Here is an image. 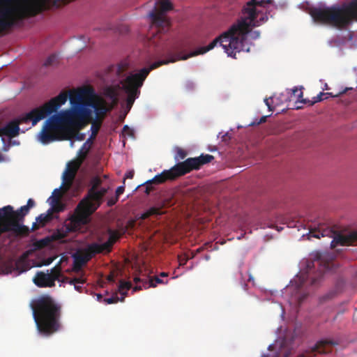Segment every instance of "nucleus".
<instances>
[{"label": "nucleus", "instance_id": "a878e982", "mask_svg": "<svg viewBox=\"0 0 357 357\" xmlns=\"http://www.w3.org/2000/svg\"><path fill=\"white\" fill-rule=\"evenodd\" d=\"M167 281L164 282L162 279H160L158 276H154L149 278L147 280H145L143 282V286L144 289H148L149 287H155L157 284H167Z\"/></svg>", "mask_w": 357, "mask_h": 357}, {"label": "nucleus", "instance_id": "a211bd4d", "mask_svg": "<svg viewBox=\"0 0 357 357\" xmlns=\"http://www.w3.org/2000/svg\"><path fill=\"white\" fill-rule=\"evenodd\" d=\"M132 287V284L130 282H126L123 280H120L119 284L118 287V291L121 294V298H120L118 296L117 293L113 294L110 298H107L103 299V302L106 304H113L116 303L119 301L123 302L125 297L127 295V291L129 290Z\"/></svg>", "mask_w": 357, "mask_h": 357}, {"label": "nucleus", "instance_id": "ddd939ff", "mask_svg": "<svg viewBox=\"0 0 357 357\" xmlns=\"http://www.w3.org/2000/svg\"><path fill=\"white\" fill-rule=\"evenodd\" d=\"M331 262L326 260L321 253H317L312 261H307L304 271L301 273V284L307 281L311 285H316L322 278L324 273L331 270Z\"/></svg>", "mask_w": 357, "mask_h": 357}, {"label": "nucleus", "instance_id": "f257e3e1", "mask_svg": "<svg viewBox=\"0 0 357 357\" xmlns=\"http://www.w3.org/2000/svg\"><path fill=\"white\" fill-rule=\"evenodd\" d=\"M273 0H250L243 9L244 17L238 20L230 29L215 38L206 47H202L188 54H184L183 59L203 54L213 49L218 43L222 47L228 56L235 58L237 52L241 51L249 52L250 45L247 40L248 34L252 27L260 26L268 20V16L264 15L257 20L258 14L261 12L257 7H264L266 3H271Z\"/></svg>", "mask_w": 357, "mask_h": 357}, {"label": "nucleus", "instance_id": "f3484780", "mask_svg": "<svg viewBox=\"0 0 357 357\" xmlns=\"http://www.w3.org/2000/svg\"><path fill=\"white\" fill-rule=\"evenodd\" d=\"M337 344L336 342L328 340H321L317 343L311 351H307L299 355L298 357H313L314 353L328 354L333 350V346Z\"/></svg>", "mask_w": 357, "mask_h": 357}, {"label": "nucleus", "instance_id": "3c124183", "mask_svg": "<svg viewBox=\"0 0 357 357\" xmlns=\"http://www.w3.org/2000/svg\"><path fill=\"white\" fill-rule=\"evenodd\" d=\"M146 280H141L139 277H135L134 278V282L135 283H138V282H142V284H143V282L145 281Z\"/></svg>", "mask_w": 357, "mask_h": 357}, {"label": "nucleus", "instance_id": "c756f323", "mask_svg": "<svg viewBox=\"0 0 357 357\" xmlns=\"http://www.w3.org/2000/svg\"><path fill=\"white\" fill-rule=\"evenodd\" d=\"M49 275L53 280L54 283H55L56 280H60V278L62 276L61 268L59 266H54L53 268H52Z\"/></svg>", "mask_w": 357, "mask_h": 357}, {"label": "nucleus", "instance_id": "4468645a", "mask_svg": "<svg viewBox=\"0 0 357 357\" xmlns=\"http://www.w3.org/2000/svg\"><path fill=\"white\" fill-rule=\"evenodd\" d=\"M89 199H82L77 205L75 213L65 223L71 232L79 231L89 222V216L98 208Z\"/></svg>", "mask_w": 357, "mask_h": 357}, {"label": "nucleus", "instance_id": "473e14b6", "mask_svg": "<svg viewBox=\"0 0 357 357\" xmlns=\"http://www.w3.org/2000/svg\"><path fill=\"white\" fill-rule=\"evenodd\" d=\"M88 153H87V150L82 151L79 149L77 153L78 158L73 160L75 161L76 162H79V165L81 166L82 165L83 162L86 158Z\"/></svg>", "mask_w": 357, "mask_h": 357}, {"label": "nucleus", "instance_id": "9b49d317", "mask_svg": "<svg viewBox=\"0 0 357 357\" xmlns=\"http://www.w3.org/2000/svg\"><path fill=\"white\" fill-rule=\"evenodd\" d=\"M28 206H22L17 211H14L10 205L1 208L0 218H3L5 222L4 231H11L16 236H26L30 233L27 226L22 224L24 217L29 213Z\"/></svg>", "mask_w": 357, "mask_h": 357}, {"label": "nucleus", "instance_id": "6e6d98bb", "mask_svg": "<svg viewBox=\"0 0 357 357\" xmlns=\"http://www.w3.org/2000/svg\"><path fill=\"white\" fill-rule=\"evenodd\" d=\"M160 277H167L168 276V273H166V272H162L160 274Z\"/></svg>", "mask_w": 357, "mask_h": 357}, {"label": "nucleus", "instance_id": "72a5a7b5", "mask_svg": "<svg viewBox=\"0 0 357 357\" xmlns=\"http://www.w3.org/2000/svg\"><path fill=\"white\" fill-rule=\"evenodd\" d=\"M187 155V153L182 149L178 148L176 151L174 159L176 160H183Z\"/></svg>", "mask_w": 357, "mask_h": 357}, {"label": "nucleus", "instance_id": "7c9ffc66", "mask_svg": "<svg viewBox=\"0 0 357 357\" xmlns=\"http://www.w3.org/2000/svg\"><path fill=\"white\" fill-rule=\"evenodd\" d=\"M58 63V57L55 54L50 55L44 61L43 66L45 67L54 66Z\"/></svg>", "mask_w": 357, "mask_h": 357}, {"label": "nucleus", "instance_id": "c9c22d12", "mask_svg": "<svg viewBox=\"0 0 357 357\" xmlns=\"http://www.w3.org/2000/svg\"><path fill=\"white\" fill-rule=\"evenodd\" d=\"M274 98H275V97L273 96V97H270L268 98H265L264 99V102L266 105V106L268 107L269 111H273L274 110V107L272 106V105H271V103L270 102V100H271V102H273Z\"/></svg>", "mask_w": 357, "mask_h": 357}, {"label": "nucleus", "instance_id": "bb28decb", "mask_svg": "<svg viewBox=\"0 0 357 357\" xmlns=\"http://www.w3.org/2000/svg\"><path fill=\"white\" fill-rule=\"evenodd\" d=\"M84 283H86V280L82 277L73 278V280L69 282V284L74 285L75 289L79 293L83 292L84 287L82 285Z\"/></svg>", "mask_w": 357, "mask_h": 357}, {"label": "nucleus", "instance_id": "ea45409f", "mask_svg": "<svg viewBox=\"0 0 357 357\" xmlns=\"http://www.w3.org/2000/svg\"><path fill=\"white\" fill-rule=\"evenodd\" d=\"M118 200L119 197H117L116 196L111 197L107 200V205L109 206H112L117 202Z\"/></svg>", "mask_w": 357, "mask_h": 357}, {"label": "nucleus", "instance_id": "9d476101", "mask_svg": "<svg viewBox=\"0 0 357 357\" xmlns=\"http://www.w3.org/2000/svg\"><path fill=\"white\" fill-rule=\"evenodd\" d=\"M173 6L169 0H161L156 3L153 10L149 13L151 22L150 41L155 46L159 45L158 38L166 33L169 26V21L165 16L167 11L172 10Z\"/></svg>", "mask_w": 357, "mask_h": 357}, {"label": "nucleus", "instance_id": "de8ad7c7", "mask_svg": "<svg viewBox=\"0 0 357 357\" xmlns=\"http://www.w3.org/2000/svg\"><path fill=\"white\" fill-rule=\"evenodd\" d=\"M134 176V171L131 170L126 173L124 178H132Z\"/></svg>", "mask_w": 357, "mask_h": 357}, {"label": "nucleus", "instance_id": "13d9d810", "mask_svg": "<svg viewBox=\"0 0 357 357\" xmlns=\"http://www.w3.org/2000/svg\"><path fill=\"white\" fill-rule=\"evenodd\" d=\"M126 133L130 135H132V132H130V131H127Z\"/></svg>", "mask_w": 357, "mask_h": 357}, {"label": "nucleus", "instance_id": "2eb2a0df", "mask_svg": "<svg viewBox=\"0 0 357 357\" xmlns=\"http://www.w3.org/2000/svg\"><path fill=\"white\" fill-rule=\"evenodd\" d=\"M101 183L102 180L99 176L93 177L91 180V188L89 190L86 197L83 199H89L93 205H97V207H99L103 197L107 192V190L105 188H101L98 190V187Z\"/></svg>", "mask_w": 357, "mask_h": 357}, {"label": "nucleus", "instance_id": "0eeeda50", "mask_svg": "<svg viewBox=\"0 0 357 357\" xmlns=\"http://www.w3.org/2000/svg\"><path fill=\"white\" fill-rule=\"evenodd\" d=\"M65 92L68 94L70 102L75 104L79 111L86 112V114L79 119L82 125L86 120L92 118V109L95 112L96 120L102 121L107 112L112 109L107 107V102L102 98L96 96L94 89L91 86Z\"/></svg>", "mask_w": 357, "mask_h": 357}, {"label": "nucleus", "instance_id": "cd10ccee", "mask_svg": "<svg viewBox=\"0 0 357 357\" xmlns=\"http://www.w3.org/2000/svg\"><path fill=\"white\" fill-rule=\"evenodd\" d=\"M52 219V213L47 211V213H41L36 218V221L38 222L41 227L45 226L47 222H49Z\"/></svg>", "mask_w": 357, "mask_h": 357}, {"label": "nucleus", "instance_id": "bf43d9fd", "mask_svg": "<svg viewBox=\"0 0 357 357\" xmlns=\"http://www.w3.org/2000/svg\"><path fill=\"white\" fill-rule=\"evenodd\" d=\"M78 139H80V140H82L83 137L82 136H79V137Z\"/></svg>", "mask_w": 357, "mask_h": 357}, {"label": "nucleus", "instance_id": "5fc2aeb1", "mask_svg": "<svg viewBox=\"0 0 357 357\" xmlns=\"http://www.w3.org/2000/svg\"><path fill=\"white\" fill-rule=\"evenodd\" d=\"M266 118L267 116H262L261 119H260V121L257 123V124H259V123H264L266 121Z\"/></svg>", "mask_w": 357, "mask_h": 357}, {"label": "nucleus", "instance_id": "aec40b11", "mask_svg": "<svg viewBox=\"0 0 357 357\" xmlns=\"http://www.w3.org/2000/svg\"><path fill=\"white\" fill-rule=\"evenodd\" d=\"M109 238L104 243L99 244L98 243H93V244H96V245L99 246L100 253L103 252H110L113 245L119 239L122 234V231L119 232L118 231H114L111 229H108Z\"/></svg>", "mask_w": 357, "mask_h": 357}, {"label": "nucleus", "instance_id": "4be33fe9", "mask_svg": "<svg viewBox=\"0 0 357 357\" xmlns=\"http://www.w3.org/2000/svg\"><path fill=\"white\" fill-rule=\"evenodd\" d=\"M33 281L38 287H53L55 286V283H54L49 273L38 272L34 276Z\"/></svg>", "mask_w": 357, "mask_h": 357}, {"label": "nucleus", "instance_id": "4c0bfd02", "mask_svg": "<svg viewBox=\"0 0 357 357\" xmlns=\"http://www.w3.org/2000/svg\"><path fill=\"white\" fill-rule=\"evenodd\" d=\"M135 224V221L133 220L128 221L127 225L121 229L122 234H125L129 228H132Z\"/></svg>", "mask_w": 357, "mask_h": 357}, {"label": "nucleus", "instance_id": "79ce46f5", "mask_svg": "<svg viewBox=\"0 0 357 357\" xmlns=\"http://www.w3.org/2000/svg\"><path fill=\"white\" fill-rule=\"evenodd\" d=\"M23 265V262L22 261H17L16 263V268L17 270H19L20 272H24L27 270V268H21V266Z\"/></svg>", "mask_w": 357, "mask_h": 357}, {"label": "nucleus", "instance_id": "20e7f679", "mask_svg": "<svg viewBox=\"0 0 357 357\" xmlns=\"http://www.w3.org/2000/svg\"><path fill=\"white\" fill-rule=\"evenodd\" d=\"M33 315L38 332L50 336L59 330L61 305L52 296L43 295L31 304Z\"/></svg>", "mask_w": 357, "mask_h": 357}, {"label": "nucleus", "instance_id": "c85d7f7f", "mask_svg": "<svg viewBox=\"0 0 357 357\" xmlns=\"http://www.w3.org/2000/svg\"><path fill=\"white\" fill-rule=\"evenodd\" d=\"M101 123H102V121L96 120V119L92 122L91 127V137L89 139H92L96 137V135L100 128Z\"/></svg>", "mask_w": 357, "mask_h": 357}, {"label": "nucleus", "instance_id": "f8f14e48", "mask_svg": "<svg viewBox=\"0 0 357 357\" xmlns=\"http://www.w3.org/2000/svg\"><path fill=\"white\" fill-rule=\"evenodd\" d=\"M310 237L320 238L328 236L333 238L331 243V248L337 245H354L357 244V231H351L347 234H340L329 227L319 225L318 228L310 229Z\"/></svg>", "mask_w": 357, "mask_h": 357}, {"label": "nucleus", "instance_id": "39448f33", "mask_svg": "<svg viewBox=\"0 0 357 357\" xmlns=\"http://www.w3.org/2000/svg\"><path fill=\"white\" fill-rule=\"evenodd\" d=\"M67 100V93L61 92L57 96L52 98L43 105L31 109L24 116L11 121L5 126L0 128V136H6L10 139L17 137L20 133V124L31 121L33 126L36 125L40 120L56 112L66 102Z\"/></svg>", "mask_w": 357, "mask_h": 357}, {"label": "nucleus", "instance_id": "58836bf2", "mask_svg": "<svg viewBox=\"0 0 357 357\" xmlns=\"http://www.w3.org/2000/svg\"><path fill=\"white\" fill-rule=\"evenodd\" d=\"M292 93L297 96L298 99L301 98L303 97V92L301 91V89H298L297 87H295L292 89Z\"/></svg>", "mask_w": 357, "mask_h": 357}, {"label": "nucleus", "instance_id": "b1692460", "mask_svg": "<svg viewBox=\"0 0 357 357\" xmlns=\"http://www.w3.org/2000/svg\"><path fill=\"white\" fill-rule=\"evenodd\" d=\"M167 201H165L160 207H151L149 209H148L145 213H144L141 218L143 220H145L148 218H149L151 215H161L164 213L163 211H162V208L165 207L167 204L166 203Z\"/></svg>", "mask_w": 357, "mask_h": 357}, {"label": "nucleus", "instance_id": "37998d69", "mask_svg": "<svg viewBox=\"0 0 357 357\" xmlns=\"http://www.w3.org/2000/svg\"><path fill=\"white\" fill-rule=\"evenodd\" d=\"M71 280H73V278H70L67 276H64L62 275L59 281L62 283H68L69 284V282Z\"/></svg>", "mask_w": 357, "mask_h": 357}, {"label": "nucleus", "instance_id": "7ed1b4c3", "mask_svg": "<svg viewBox=\"0 0 357 357\" xmlns=\"http://www.w3.org/2000/svg\"><path fill=\"white\" fill-rule=\"evenodd\" d=\"M71 107L52 115L44 123L40 132V141L43 144L61 139V134L71 128H82L80 119L86 114V111H79L75 104Z\"/></svg>", "mask_w": 357, "mask_h": 357}, {"label": "nucleus", "instance_id": "dca6fc26", "mask_svg": "<svg viewBox=\"0 0 357 357\" xmlns=\"http://www.w3.org/2000/svg\"><path fill=\"white\" fill-rule=\"evenodd\" d=\"M99 246L96 244H89L82 251V252L75 257V268H79L82 266L86 264L96 255L100 254Z\"/></svg>", "mask_w": 357, "mask_h": 357}, {"label": "nucleus", "instance_id": "c03bdc74", "mask_svg": "<svg viewBox=\"0 0 357 357\" xmlns=\"http://www.w3.org/2000/svg\"><path fill=\"white\" fill-rule=\"evenodd\" d=\"M28 206V208L30 209L31 208L35 206V202L32 199H29L27 201V204L26 205Z\"/></svg>", "mask_w": 357, "mask_h": 357}, {"label": "nucleus", "instance_id": "6ab92c4d", "mask_svg": "<svg viewBox=\"0 0 357 357\" xmlns=\"http://www.w3.org/2000/svg\"><path fill=\"white\" fill-rule=\"evenodd\" d=\"M80 167L79 162L74 160L69 162L62 176L63 183L70 187Z\"/></svg>", "mask_w": 357, "mask_h": 357}, {"label": "nucleus", "instance_id": "1a4fd4ad", "mask_svg": "<svg viewBox=\"0 0 357 357\" xmlns=\"http://www.w3.org/2000/svg\"><path fill=\"white\" fill-rule=\"evenodd\" d=\"M214 159L212 155L202 154L199 157L189 158L183 162H178L168 170H164L160 174L155 175L152 179L147 181L145 184V192L149 195L153 190L150 186L152 184H162L167 181H174L192 170H197L205 164L211 162Z\"/></svg>", "mask_w": 357, "mask_h": 357}, {"label": "nucleus", "instance_id": "423d86ee", "mask_svg": "<svg viewBox=\"0 0 357 357\" xmlns=\"http://www.w3.org/2000/svg\"><path fill=\"white\" fill-rule=\"evenodd\" d=\"M309 13L317 22L331 24L337 28L347 26L354 19L357 18V0L341 6L331 7H312Z\"/></svg>", "mask_w": 357, "mask_h": 357}, {"label": "nucleus", "instance_id": "8fccbe9b", "mask_svg": "<svg viewBox=\"0 0 357 357\" xmlns=\"http://www.w3.org/2000/svg\"><path fill=\"white\" fill-rule=\"evenodd\" d=\"M107 280L109 282H114L115 280H114V274H113V273L109 274V275L107 276Z\"/></svg>", "mask_w": 357, "mask_h": 357}, {"label": "nucleus", "instance_id": "49530a36", "mask_svg": "<svg viewBox=\"0 0 357 357\" xmlns=\"http://www.w3.org/2000/svg\"><path fill=\"white\" fill-rule=\"evenodd\" d=\"M260 33L258 31H255L252 33H251V37L252 39H257L259 37Z\"/></svg>", "mask_w": 357, "mask_h": 357}, {"label": "nucleus", "instance_id": "2f4dec72", "mask_svg": "<svg viewBox=\"0 0 357 357\" xmlns=\"http://www.w3.org/2000/svg\"><path fill=\"white\" fill-rule=\"evenodd\" d=\"M324 96H325L324 93L321 92L316 97H314L313 101H310V100L307 101L305 99H302V100H300V102H303V103L308 102L310 105H313L314 103L320 102L327 98V97L324 98Z\"/></svg>", "mask_w": 357, "mask_h": 357}, {"label": "nucleus", "instance_id": "5701e85b", "mask_svg": "<svg viewBox=\"0 0 357 357\" xmlns=\"http://www.w3.org/2000/svg\"><path fill=\"white\" fill-rule=\"evenodd\" d=\"M61 192L59 189L54 190L51 199L50 204L52 208L49 209V211L53 213V212H61L64 209V206L60 202Z\"/></svg>", "mask_w": 357, "mask_h": 357}, {"label": "nucleus", "instance_id": "f704fd0d", "mask_svg": "<svg viewBox=\"0 0 357 357\" xmlns=\"http://www.w3.org/2000/svg\"><path fill=\"white\" fill-rule=\"evenodd\" d=\"M349 89H351V88H345L344 89L339 91L338 93H333V92H328V93H324L325 94V96H331V97H338L342 94H344Z\"/></svg>", "mask_w": 357, "mask_h": 357}, {"label": "nucleus", "instance_id": "e433bc0d", "mask_svg": "<svg viewBox=\"0 0 357 357\" xmlns=\"http://www.w3.org/2000/svg\"><path fill=\"white\" fill-rule=\"evenodd\" d=\"M91 140V139H88L86 140V142L83 144V145L82 146V147L79 149L82 151L87 150V153H89L91 149V142H90Z\"/></svg>", "mask_w": 357, "mask_h": 357}, {"label": "nucleus", "instance_id": "412c9836", "mask_svg": "<svg viewBox=\"0 0 357 357\" xmlns=\"http://www.w3.org/2000/svg\"><path fill=\"white\" fill-rule=\"evenodd\" d=\"M128 68V63L126 61H122L116 65L110 66L107 69V73L109 76L114 75L116 77L114 80L121 79L125 77Z\"/></svg>", "mask_w": 357, "mask_h": 357}, {"label": "nucleus", "instance_id": "680f3d73", "mask_svg": "<svg viewBox=\"0 0 357 357\" xmlns=\"http://www.w3.org/2000/svg\"><path fill=\"white\" fill-rule=\"evenodd\" d=\"M57 196H58V193H57V192H56V193L54 194V197H57Z\"/></svg>", "mask_w": 357, "mask_h": 357}, {"label": "nucleus", "instance_id": "6e6552de", "mask_svg": "<svg viewBox=\"0 0 357 357\" xmlns=\"http://www.w3.org/2000/svg\"><path fill=\"white\" fill-rule=\"evenodd\" d=\"M15 3L0 8V33L13 26L17 22L35 17L47 9L44 1L13 0Z\"/></svg>", "mask_w": 357, "mask_h": 357}, {"label": "nucleus", "instance_id": "052dcab7", "mask_svg": "<svg viewBox=\"0 0 357 357\" xmlns=\"http://www.w3.org/2000/svg\"><path fill=\"white\" fill-rule=\"evenodd\" d=\"M78 139H80V140H82L83 137L82 136H79V137Z\"/></svg>", "mask_w": 357, "mask_h": 357}, {"label": "nucleus", "instance_id": "f03ea898", "mask_svg": "<svg viewBox=\"0 0 357 357\" xmlns=\"http://www.w3.org/2000/svg\"><path fill=\"white\" fill-rule=\"evenodd\" d=\"M181 45H173L167 51L168 59H163L153 63L149 67L141 69L138 73L130 74L126 78L120 80L116 85L106 86L103 90V95L109 98L112 103L111 108L119 102V91L122 89L127 94L126 105L128 109H130L135 100L140 95V88L143 86L144 82L149 73L162 66L169 63H174L183 59Z\"/></svg>", "mask_w": 357, "mask_h": 357}, {"label": "nucleus", "instance_id": "393cba45", "mask_svg": "<svg viewBox=\"0 0 357 357\" xmlns=\"http://www.w3.org/2000/svg\"><path fill=\"white\" fill-rule=\"evenodd\" d=\"M68 227L65 223L61 229H57L52 234V238L54 241H61L71 232V231H68Z\"/></svg>", "mask_w": 357, "mask_h": 357}, {"label": "nucleus", "instance_id": "603ef678", "mask_svg": "<svg viewBox=\"0 0 357 357\" xmlns=\"http://www.w3.org/2000/svg\"><path fill=\"white\" fill-rule=\"evenodd\" d=\"M142 287H144V286L142 284V285H137L135 286L134 288H133V291H139L142 289Z\"/></svg>", "mask_w": 357, "mask_h": 357}, {"label": "nucleus", "instance_id": "864d4df0", "mask_svg": "<svg viewBox=\"0 0 357 357\" xmlns=\"http://www.w3.org/2000/svg\"><path fill=\"white\" fill-rule=\"evenodd\" d=\"M127 131H130V132H132V130L130 129V128L127 125H126L123 128V132H126Z\"/></svg>", "mask_w": 357, "mask_h": 357}, {"label": "nucleus", "instance_id": "a18cd8bd", "mask_svg": "<svg viewBox=\"0 0 357 357\" xmlns=\"http://www.w3.org/2000/svg\"><path fill=\"white\" fill-rule=\"evenodd\" d=\"M307 294H303L301 296H299L298 298V305H301L302 303V302L305 299V298L307 297Z\"/></svg>", "mask_w": 357, "mask_h": 357}, {"label": "nucleus", "instance_id": "09e8293b", "mask_svg": "<svg viewBox=\"0 0 357 357\" xmlns=\"http://www.w3.org/2000/svg\"><path fill=\"white\" fill-rule=\"evenodd\" d=\"M40 227H41V226L40 225H38V222H37V221H36V222L33 223L31 230L35 231V230L39 229Z\"/></svg>", "mask_w": 357, "mask_h": 357}, {"label": "nucleus", "instance_id": "4d7b16f0", "mask_svg": "<svg viewBox=\"0 0 357 357\" xmlns=\"http://www.w3.org/2000/svg\"><path fill=\"white\" fill-rule=\"evenodd\" d=\"M97 298L99 301H102V296L101 294H97Z\"/></svg>", "mask_w": 357, "mask_h": 357}, {"label": "nucleus", "instance_id": "a19ab883", "mask_svg": "<svg viewBox=\"0 0 357 357\" xmlns=\"http://www.w3.org/2000/svg\"><path fill=\"white\" fill-rule=\"evenodd\" d=\"M125 190V188L124 186L121 185V186H119L116 190V196L117 197H119L121 194L123 193Z\"/></svg>", "mask_w": 357, "mask_h": 357}]
</instances>
